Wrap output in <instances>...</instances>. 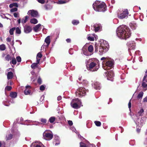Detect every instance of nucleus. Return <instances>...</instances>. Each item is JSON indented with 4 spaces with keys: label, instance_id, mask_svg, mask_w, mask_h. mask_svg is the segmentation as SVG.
<instances>
[{
    "label": "nucleus",
    "instance_id": "nucleus-1",
    "mask_svg": "<svg viewBox=\"0 0 147 147\" xmlns=\"http://www.w3.org/2000/svg\"><path fill=\"white\" fill-rule=\"evenodd\" d=\"M116 33L118 37L121 39H126L131 36L130 29L124 25L119 26L117 29Z\"/></svg>",
    "mask_w": 147,
    "mask_h": 147
},
{
    "label": "nucleus",
    "instance_id": "nucleus-2",
    "mask_svg": "<svg viewBox=\"0 0 147 147\" xmlns=\"http://www.w3.org/2000/svg\"><path fill=\"white\" fill-rule=\"evenodd\" d=\"M86 63L87 64V69L92 72L97 71L100 67L99 61L98 60L91 59L86 60Z\"/></svg>",
    "mask_w": 147,
    "mask_h": 147
},
{
    "label": "nucleus",
    "instance_id": "nucleus-3",
    "mask_svg": "<svg viewBox=\"0 0 147 147\" xmlns=\"http://www.w3.org/2000/svg\"><path fill=\"white\" fill-rule=\"evenodd\" d=\"M93 7L94 10L97 11H105L106 10V7L105 3L99 1H96L93 4Z\"/></svg>",
    "mask_w": 147,
    "mask_h": 147
},
{
    "label": "nucleus",
    "instance_id": "nucleus-4",
    "mask_svg": "<svg viewBox=\"0 0 147 147\" xmlns=\"http://www.w3.org/2000/svg\"><path fill=\"white\" fill-rule=\"evenodd\" d=\"M100 42L99 51L101 54H102L108 51L109 46L108 42L105 40H102Z\"/></svg>",
    "mask_w": 147,
    "mask_h": 147
},
{
    "label": "nucleus",
    "instance_id": "nucleus-5",
    "mask_svg": "<svg viewBox=\"0 0 147 147\" xmlns=\"http://www.w3.org/2000/svg\"><path fill=\"white\" fill-rule=\"evenodd\" d=\"M114 61L111 59H106L102 63L103 68L105 70L112 69L114 65Z\"/></svg>",
    "mask_w": 147,
    "mask_h": 147
},
{
    "label": "nucleus",
    "instance_id": "nucleus-6",
    "mask_svg": "<svg viewBox=\"0 0 147 147\" xmlns=\"http://www.w3.org/2000/svg\"><path fill=\"white\" fill-rule=\"evenodd\" d=\"M129 12L127 9H119L117 11V15L119 18L123 19L128 17Z\"/></svg>",
    "mask_w": 147,
    "mask_h": 147
},
{
    "label": "nucleus",
    "instance_id": "nucleus-7",
    "mask_svg": "<svg viewBox=\"0 0 147 147\" xmlns=\"http://www.w3.org/2000/svg\"><path fill=\"white\" fill-rule=\"evenodd\" d=\"M81 104V102L78 98L73 99L70 103L71 106L76 109L79 108L81 106H82Z\"/></svg>",
    "mask_w": 147,
    "mask_h": 147
},
{
    "label": "nucleus",
    "instance_id": "nucleus-8",
    "mask_svg": "<svg viewBox=\"0 0 147 147\" xmlns=\"http://www.w3.org/2000/svg\"><path fill=\"white\" fill-rule=\"evenodd\" d=\"M88 90L86 89L83 87H81L77 89L75 94L76 96L82 97L85 96Z\"/></svg>",
    "mask_w": 147,
    "mask_h": 147
},
{
    "label": "nucleus",
    "instance_id": "nucleus-9",
    "mask_svg": "<svg viewBox=\"0 0 147 147\" xmlns=\"http://www.w3.org/2000/svg\"><path fill=\"white\" fill-rule=\"evenodd\" d=\"M134 119L136 125L139 126V127H141L144 123V120L146 119V117H144L140 119L139 117L134 118L132 117Z\"/></svg>",
    "mask_w": 147,
    "mask_h": 147
},
{
    "label": "nucleus",
    "instance_id": "nucleus-10",
    "mask_svg": "<svg viewBox=\"0 0 147 147\" xmlns=\"http://www.w3.org/2000/svg\"><path fill=\"white\" fill-rule=\"evenodd\" d=\"M127 45L129 48V51L131 54V51L135 48V43L134 41H131L128 42Z\"/></svg>",
    "mask_w": 147,
    "mask_h": 147
},
{
    "label": "nucleus",
    "instance_id": "nucleus-11",
    "mask_svg": "<svg viewBox=\"0 0 147 147\" xmlns=\"http://www.w3.org/2000/svg\"><path fill=\"white\" fill-rule=\"evenodd\" d=\"M43 135L44 139L47 140H50L53 137V134L47 133L46 131H45L43 133Z\"/></svg>",
    "mask_w": 147,
    "mask_h": 147
},
{
    "label": "nucleus",
    "instance_id": "nucleus-12",
    "mask_svg": "<svg viewBox=\"0 0 147 147\" xmlns=\"http://www.w3.org/2000/svg\"><path fill=\"white\" fill-rule=\"evenodd\" d=\"M105 76L107 77L108 80L111 81L113 80V78L114 76V74L113 71H107L105 73Z\"/></svg>",
    "mask_w": 147,
    "mask_h": 147
},
{
    "label": "nucleus",
    "instance_id": "nucleus-13",
    "mask_svg": "<svg viewBox=\"0 0 147 147\" xmlns=\"http://www.w3.org/2000/svg\"><path fill=\"white\" fill-rule=\"evenodd\" d=\"M27 14L30 15L32 17L36 18L38 16V13L37 11L33 9L30 10L28 11Z\"/></svg>",
    "mask_w": 147,
    "mask_h": 147
},
{
    "label": "nucleus",
    "instance_id": "nucleus-14",
    "mask_svg": "<svg viewBox=\"0 0 147 147\" xmlns=\"http://www.w3.org/2000/svg\"><path fill=\"white\" fill-rule=\"evenodd\" d=\"M87 46L85 45L82 49V53L85 55L88 56L92 55V54L90 53L87 49Z\"/></svg>",
    "mask_w": 147,
    "mask_h": 147
},
{
    "label": "nucleus",
    "instance_id": "nucleus-15",
    "mask_svg": "<svg viewBox=\"0 0 147 147\" xmlns=\"http://www.w3.org/2000/svg\"><path fill=\"white\" fill-rule=\"evenodd\" d=\"M24 30L25 33L28 34L32 31V28L31 26L28 25H26L24 26Z\"/></svg>",
    "mask_w": 147,
    "mask_h": 147
},
{
    "label": "nucleus",
    "instance_id": "nucleus-16",
    "mask_svg": "<svg viewBox=\"0 0 147 147\" xmlns=\"http://www.w3.org/2000/svg\"><path fill=\"white\" fill-rule=\"evenodd\" d=\"M31 88V87L29 86H26V89L24 90V94L26 95H30L31 94V91L30 89Z\"/></svg>",
    "mask_w": 147,
    "mask_h": 147
},
{
    "label": "nucleus",
    "instance_id": "nucleus-17",
    "mask_svg": "<svg viewBox=\"0 0 147 147\" xmlns=\"http://www.w3.org/2000/svg\"><path fill=\"white\" fill-rule=\"evenodd\" d=\"M31 147H44V146L41 143L37 142L33 143Z\"/></svg>",
    "mask_w": 147,
    "mask_h": 147
},
{
    "label": "nucleus",
    "instance_id": "nucleus-18",
    "mask_svg": "<svg viewBox=\"0 0 147 147\" xmlns=\"http://www.w3.org/2000/svg\"><path fill=\"white\" fill-rule=\"evenodd\" d=\"M93 86L94 88L96 90H100L101 88V85L100 83L97 82H95L93 83Z\"/></svg>",
    "mask_w": 147,
    "mask_h": 147
},
{
    "label": "nucleus",
    "instance_id": "nucleus-19",
    "mask_svg": "<svg viewBox=\"0 0 147 147\" xmlns=\"http://www.w3.org/2000/svg\"><path fill=\"white\" fill-rule=\"evenodd\" d=\"M53 143V144L55 146L59 144L60 142L59 141V138L58 136H55Z\"/></svg>",
    "mask_w": 147,
    "mask_h": 147
},
{
    "label": "nucleus",
    "instance_id": "nucleus-20",
    "mask_svg": "<svg viewBox=\"0 0 147 147\" xmlns=\"http://www.w3.org/2000/svg\"><path fill=\"white\" fill-rule=\"evenodd\" d=\"M80 147H95L93 145H91L89 144L86 145L85 144L82 142H81L80 143Z\"/></svg>",
    "mask_w": 147,
    "mask_h": 147
},
{
    "label": "nucleus",
    "instance_id": "nucleus-21",
    "mask_svg": "<svg viewBox=\"0 0 147 147\" xmlns=\"http://www.w3.org/2000/svg\"><path fill=\"white\" fill-rule=\"evenodd\" d=\"M144 112V110L143 109H141L140 111L138 112L137 114L135 115H133L132 117H134V118L138 117V116H140L142 115L143 113Z\"/></svg>",
    "mask_w": 147,
    "mask_h": 147
},
{
    "label": "nucleus",
    "instance_id": "nucleus-22",
    "mask_svg": "<svg viewBox=\"0 0 147 147\" xmlns=\"http://www.w3.org/2000/svg\"><path fill=\"white\" fill-rule=\"evenodd\" d=\"M130 27L133 30H135L137 27V24L134 22H132L129 24Z\"/></svg>",
    "mask_w": 147,
    "mask_h": 147
},
{
    "label": "nucleus",
    "instance_id": "nucleus-23",
    "mask_svg": "<svg viewBox=\"0 0 147 147\" xmlns=\"http://www.w3.org/2000/svg\"><path fill=\"white\" fill-rule=\"evenodd\" d=\"M41 26V25L40 24L36 25L33 28V30L35 32H37L40 29V27Z\"/></svg>",
    "mask_w": 147,
    "mask_h": 147
},
{
    "label": "nucleus",
    "instance_id": "nucleus-24",
    "mask_svg": "<svg viewBox=\"0 0 147 147\" xmlns=\"http://www.w3.org/2000/svg\"><path fill=\"white\" fill-rule=\"evenodd\" d=\"M94 27L96 32L98 31L101 28V25L100 24H94Z\"/></svg>",
    "mask_w": 147,
    "mask_h": 147
},
{
    "label": "nucleus",
    "instance_id": "nucleus-25",
    "mask_svg": "<svg viewBox=\"0 0 147 147\" xmlns=\"http://www.w3.org/2000/svg\"><path fill=\"white\" fill-rule=\"evenodd\" d=\"M50 36H48L45 39V42L47 44V47H48L49 45L50 42L51 40L50 38Z\"/></svg>",
    "mask_w": 147,
    "mask_h": 147
},
{
    "label": "nucleus",
    "instance_id": "nucleus-26",
    "mask_svg": "<svg viewBox=\"0 0 147 147\" xmlns=\"http://www.w3.org/2000/svg\"><path fill=\"white\" fill-rule=\"evenodd\" d=\"M7 78L8 80L11 79L13 77V74L11 71L8 72L7 74Z\"/></svg>",
    "mask_w": 147,
    "mask_h": 147
},
{
    "label": "nucleus",
    "instance_id": "nucleus-27",
    "mask_svg": "<svg viewBox=\"0 0 147 147\" xmlns=\"http://www.w3.org/2000/svg\"><path fill=\"white\" fill-rule=\"evenodd\" d=\"M17 93L15 92H11L10 94V96L12 98H15L17 96Z\"/></svg>",
    "mask_w": 147,
    "mask_h": 147
},
{
    "label": "nucleus",
    "instance_id": "nucleus-28",
    "mask_svg": "<svg viewBox=\"0 0 147 147\" xmlns=\"http://www.w3.org/2000/svg\"><path fill=\"white\" fill-rule=\"evenodd\" d=\"M88 50L90 53L92 54V52H93V46L92 45H90L88 47Z\"/></svg>",
    "mask_w": 147,
    "mask_h": 147
},
{
    "label": "nucleus",
    "instance_id": "nucleus-29",
    "mask_svg": "<svg viewBox=\"0 0 147 147\" xmlns=\"http://www.w3.org/2000/svg\"><path fill=\"white\" fill-rule=\"evenodd\" d=\"M70 0H59L57 3L59 4H64L68 2Z\"/></svg>",
    "mask_w": 147,
    "mask_h": 147
},
{
    "label": "nucleus",
    "instance_id": "nucleus-30",
    "mask_svg": "<svg viewBox=\"0 0 147 147\" xmlns=\"http://www.w3.org/2000/svg\"><path fill=\"white\" fill-rule=\"evenodd\" d=\"M30 22L34 24H37L38 22V20H37L36 18H32L30 20Z\"/></svg>",
    "mask_w": 147,
    "mask_h": 147
},
{
    "label": "nucleus",
    "instance_id": "nucleus-31",
    "mask_svg": "<svg viewBox=\"0 0 147 147\" xmlns=\"http://www.w3.org/2000/svg\"><path fill=\"white\" fill-rule=\"evenodd\" d=\"M72 23L74 25H76L78 24L80 22L78 20H74L72 21Z\"/></svg>",
    "mask_w": 147,
    "mask_h": 147
},
{
    "label": "nucleus",
    "instance_id": "nucleus-32",
    "mask_svg": "<svg viewBox=\"0 0 147 147\" xmlns=\"http://www.w3.org/2000/svg\"><path fill=\"white\" fill-rule=\"evenodd\" d=\"M146 82L143 81L142 80V86L143 88L145 89V90L147 89V84H146Z\"/></svg>",
    "mask_w": 147,
    "mask_h": 147
},
{
    "label": "nucleus",
    "instance_id": "nucleus-33",
    "mask_svg": "<svg viewBox=\"0 0 147 147\" xmlns=\"http://www.w3.org/2000/svg\"><path fill=\"white\" fill-rule=\"evenodd\" d=\"M143 94L144 93L142 92H140L137 96V98L138 99H142Z\"/></svg>",
    "mask_w": 147,
    "mask_h": 147
},
{
    "label": "nucleus",
    "instance_id": "nucleus-34",
    "mask_svg": "<svg viewBox=\"0 0 147 147\" xmlns=\"http://www.w3.org/2000/svg\"><path fill=\"white\" fill-rule=\"evenodd\" d=\"M45 9L46 10L50 9L52 8V6L51 5L48 4L45 5Z\"/></svg>",
    "mask_w": 147,
    "mask_h": 147
},
{
    "label": "nucleus",
    "instance_id": "nucleus-35",
    "mask_svg": "<svg viewBox=\"0 0 147 147\" xmlns=\"http://www.w3.org/2000/svg\"><path fill=\"white\" fill-rule=\"evenodd\" d=\"M18 6V4L17 3H13L9 5V7L10 8H12L13 7H17Z\"/></svg>",
    "mask_w": 147,
    "mask_h": 147
},
{
    "label": "nucleus",
    "instance_id": "nucleus-36",
    "mask_svg": "<svg viewBox=\"0 0 147 147\" xmlns=\"http://www.w3.org/2000/svg\"><path fill=\"white\" fill-rule=\"evenodd\" d=\"M16 29L15 27H13L10 29L9 30V33L10 35H12L13 34V32Z\"/></svg>",
    "mask_w": 147,
    "mask_h": 147
},
{
    "label": "nucleus",
    "instance_id": "nucleus-37",
    "mask_svg": "<svg viewBox=\"0 0 147 147\" xmlns=\"http://www.w3.org/2000/svg\"><path fill=\"white\" fill-rule=\"evenodd\" d=\"M16 34H20L21 33V30L19 27H17L16 28Z\"/></svg>",
    "mask_w": 147,
    "mask_h": 147
},
{
    "label": "nucleus",
    "instance_id": "nucleus-38",
    "mask_svg": "<svg viewBox=\"0 0 147 147\" xmlns=\"http://www.w3.org/2000/svg\"><path fill=\"white\" fill-rule=\"evenodd\" d=\"M55 120V117H52L49 118V121L51 123H53L54 122Z\"/></svg>",
    "mask_w": 147,
    "mask_h": 147
},
{
    "label": "nucleus",
    "instance_id": "nucleus-39",
    "mask_svg": "<svg viewBox=\"0 0 147 147\" xmlns=\"http://www.w3.org/2000/svg\"><path fill=\"white\" fill-rule=\"evenodd\" d=\"M5 58L6 60L9 61L11 59V57L9 54H8L5 57Z\"/></svg>",
    "mask_w": 147,
    "mask_h": 147
},
{
    "label": "nucleus",
    "instance_id": "nucleus-40",
    "mask_svg": "<svg viewBox=\"0 0 147 147\" xmlns=\"http://www.w3.org/2000/svg\"><path fill=\"white\" fill-rule=\"evenodd\" d=\"M5 47L4 45L2 44L0 45V50L1 51L5 50Z\"/></svg>",
    "mask_w": 147,
    "mask_h": 147
},
{
    "label": "nucleus",
    "instance_id": "nucleus-41",
    "mask_svg": "<svg viewBox=\"0 0 147 147\" xmlns=\"http://www.w3.org/2000/svg\"><path fill=\"white\" fill-rule=\"evenodd\" d=\"M12 137V135L10 134L8 135L7 136H6V139L7 140H10L11 139Z\"/></svg>",
    "mask_w": 147,
    "mask_h": 147
},
{
    "label": "nucleus",
    "instance_id": "nucleus-42",
    "mask_svg": "<svg viewBox=\"0 0 147 147\" xmlns=\"http://www.w3.org/2000/svg\"><path fill=\"white\" fill-rule=\"evenodd\" d=\"M142 80H143V81L146 82L147 83V74L145 73Z\"/></svg>",
    "mask_w": 147,
    "mask_h": 147
},
{
    "label": "nucleus",
    "instance_id": "nucleus-43",
    "mask_svg": "<svg viewBox=\"0 0 147 147\" xmlns=\"http://www.w3.org/2000/svg\"><path fill=\"white\" fill-rule=\"evenodd\" d=\"M37 63H33L31 65V67L32 69H34L36 67H37Z\"/></svg>",
    "mask_w": 147,
    "mask_h": 147
},
{
    "label": "nucleus",
    "instance_id": "nucleus-44",
    "mask_svg": "<svg viewBox=\"0 0 147 147\" xmlns=\"http://www.w3.org/2000/svg\"><path fill=\"white\" fill-rule=\"evenodd\" d=\"M80 83H81L83 84H86L88 83V82L86 80L83 79L82 81L80 82Z\"/></svg>",
    "mask_w": 147,
    "mask_h": 147
},
{
    "label": "nucleus",
    "instance_id": "nucleus-45",
    "mask_svg": "<svg viewBox=\"0 0 147 147\" xmlns=\"http://www.w3.org/2000/svg\"><path fill=\"white\" fill-rule=\"evenodd\" d=\"M94 123L96 126H100L101 125V123L99 121H95Z\"/></svg>",
    "mask_w": 147,
    "mask_h": 147
},
{
    "label": "nucleus",
    "instance_id": "nucleus-46",
    "mask_svg": "<svg viewBox=\"0 0 147 147\" xmlns=\"http://www.w3.org/2000/svg\"><path fill=\"white\" fill-rule=\"evenodd\" d=\"M11 62L12 63L13 65H15L17 63L16 60L14 58H13L12 59Z\"/></svg>",
    "mask_w": 147,
    "mask_h": 147
},
{
    "label": "nucleus",
    "instance_id": "nucleus-47",
    "mask_svg": "<svg viewBox=\"0 0 147 147\" xmlns=\"http://www.w3.org/2000/svg\"><path fill=\"white\" fill-rule=\"evenodd\" d=\"M42 55L41 54V52H39L38 53L36 56V58H40L42 57Z\"/></svg>",
    "mask_w": 147,
    "mask_h": 147
},
{
    "label": "nucleus",
    "instance_id": "nucleus-48",
    "mask_svg": "<svg viewBox=\"0 0 147 147\" xmlns=\"http://www.w3.org/2000/svg\"><path fill=\"white\" fill-rule=\"evenodd\" d=\"M37 82L39 84H42V80L41 78L39 77L37 80Z\"/></svg>",
    "mask_w": 147,
    "mask_h": 147
},
{
    "label": "nucleus",
    "instance_id": "nucleus-49",
    "mask_svg": "<svg viewBox=\"0 0 147 147\" xmlns=\"http://www.w3.org/2000/svg\"><path fill=\"white\" fill-rule=\"evenodd\" d=\"M88 39L91 41H93L94 40V38L92 36H88Z\"/></svg>",
    "mask_w": 147,
    "mask_h": 147
},
{
    "label": "nucleus",
    "instance_id": "nucleus-50",
    "mask_svg": "<svg viewBox=\"0 0 147 147\" xmlns=\"http://www.w3.org/2000/svg\"><path fill=\"white\" fill-rule=\"evenodd\" d=\"M16 58L18 62H20L21 61V58L20 56H17Z\"/></svg>",
    "mask_w": 147,
    "mask_h": 147
},
{
    "label": "nucleus",
    "instance_id": "nucleus-51",
    "mask_svg": "<svg viewBox=\"0 0 147 147\" xmlns=\"http://www.w3.org/2000/svg\"><path fill=\"white\" fill-rule=\"evenodd\" d=\"M11 86H7L5 88V89L9 91L11 89Z\"/></svg>",
    "mask_w": 147,
    "mask_h": 147
},
{
    "label": "nucleus",
    "instance_id": "nucleus-52",
    "mask_svg": "<svg viewBox=\"0 0 147 147\" xmlns=\"http://www.w3.org/2000/svg\"><path fill=\"white\" fill-rule=\"evenodd\" d=\"M17 11V8L16 7L13 8L11 9V12H14Z\"/></svg>",
    "mask_w": 147,
    "mask_h": 147
},
{
    "label": "nucleus",
    "instance_id": "nucleus-53",
    "mask_svg": "<svg viewBox=\"0 0 147 147\" xmlns=\"http://www.w3.org/2000/svg\"><path fill=\"white\" fill-rule=\"evenodd\" d=\"M45 87L43 85H41L40 87V90L41 91H43L45 90Z\"/></svg>",
    "mask_w": 147,
    "mask_h": 147
},
{
    "label": "nucleus",
    "instance_id": "nucleus-54",
    "mask_svg": "<svg viewBox=\"0 0 147 147\" xmlns=\"http://www.w3.org/2000/svg\"><path fill=\"white\" fill-rule=\"evenodd\" d=\"M40 121L43 123H46L47 122V120L45 119L42 118L41 119Z\"/></svg>",
    "mask_w": 147,
    "mask_h": 147
},
{
    "label": "nucleus",
    "instance_id": "nucleus-55",
    "mask_svg": "<svg viewBox=\"0 0 147 147\" xmlns=\"http://www.w3.org/2000/svg\"><path fill=\"white\" fill-rule=\"evenodd\" d=\"M141 127H139V126L136 125V130L138 133H139L140 131Z\"/></svg>",
    "mask_w": 147,
    "mask_h": 147
},
{
    "label": "nucleus",
    "instance_id": "nucleus-56",
    "mask_svg": "<svg viewBox=\"0 0 147 147\" xmlns=\"http://www.w3.org/2000/svg\"><path fill=\"white\" fill-rule=\"evenodd\" d=\"M39 3L41 4H44L45 2V1L44 0H36Z\"/></svg>",
    "mask_w": 147,
    "mask_h": 147
},
{
    "label": "nucleus",
    "instance_id": "nucleus-57",
    "mask_svg": "<svg viewBox=\"0 0 147 147\" xmlns=\"http://www.w3.org/2000/svg\"><path fill=\"white\" fill-rule=\"evenodd\" d=\"M27 21V20L25 18H23L21 21V23L24 24Z\"/></svg>",
    "mask_w": 147,
    "mask_h": 147
},
{
    "label": "nucleus",
    "instance_id": "nucleus-58",
    "mask_svg": "<svg viewBox=\"0 0 147 147\" xmlns=\"http://www.w3.org/2000/svg\"><path fill=\"white\" fill-rule=\"evenodd\" d=\"M68 123L69 125L70 126H71V125H72L73 124L72 121H70V120L68 121Z\"/></svg>",
    "mask_w": 147,
    "mask_h": 147
},
{
    "label": "nucleus",
    "instance_id": "nucleus-59",
    "mask_svg": "<svg viewBox=\"0 0 147 147\" xmlns=\"http://www.w3.org/2000/svg\"><path fill=\"white\" fill-rule=\"evenodd\" d=\"M128 107L129 109V110H130V108L131 107V100L129 101V103H128Z\"/></svg>",
    "mask_w": 147,
    "mask_h": 147
},
{
    "label": "nucleus",
    "instance_id": "nucleus-60",
    "mask_svg": "<svg viewBox=\"0 0 147 147\" xmlns=\"http://www.w3.org/2000/svg\"><path fill=\"white\" fill-rule=\"evenodd\" d=\"M135 54L137 55H140V52L139 51H136L135 52Z\"/></svg>",
    "mask_w": 147,
    "mask_h": 147
},
{
    "label": "nucleus",
    "instance_id": "nucleus-61",
    "mask_svg": "<svg viewBox=\"0 0 147 147\" xmlns=\"http://www.w3.org/2000/svg\"><path fill=\"white\" fill-rule=\"evenodd\" d=\"M107 59V58L105 57H102V58H101V60H104V61H103L102 62V63H103V62H104V61H106V59Z\"/></svg>",
    "mask_w": 147,
    "mask_h": 147
},
{
    "label": "nucleus",
    "instance_id": "nucleus-62",
    "mask_svg": "<svg viewBox=\"0 0 147 147\" xmlns=\"http://www.w3.org/2000/svg\"><path fill=\"white\" fill-rule=\"evenodd\" d=\"M18 13H13V15L15 17L17 18L18 16Z\"/></svg>",
    "mask_w": 147,
    "mask_h": 147
},
{
    "label": "nucleus",
    "instance_id": "nucleus-63",
    "mask_svg": "<svg viewBox=\"0 0 147 147\" xmlns=\"http://www.w3.org/2000/svg\"><path fill=\"white\" fill-rule=\"evenodd\" d=\"M12 83L10 80L9 81L7 82V84L8 85H12Z\"/></svg>",
    "mask_w": 147,
    "mask_h": 147
},
{
    "label": "nucleus",
    "instance_id": "nucleus-64",
    "mask_svg": "<svg viewBox=\"0 0 147 147\" xmlns=\"http://www.w3.org/2000/svg\"><path fill=\"white\" fill-rule=\"evenodd\" d=\"M143 101L144 102H147V96L143 99Z\"/></svg>",
    "mask_w": 147,
    "mask_h": 147
}]
</instances>
